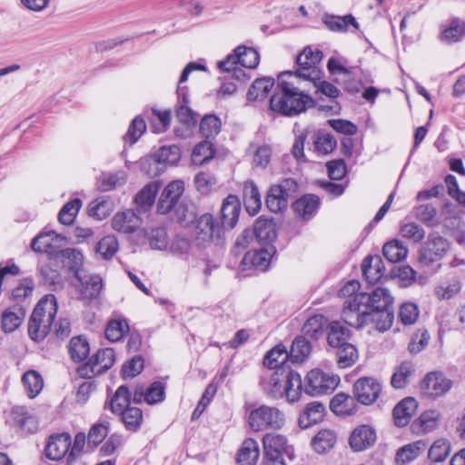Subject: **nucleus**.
<instances>
[{"label": "nucleus", "mask_w": 465, "mask_h": 465, "mask_svg": "<svg viewBox=\"0 0 465 465\" xmlns=\"http://www.w3.org/2000/svg\"><path fill=\"white\" fill-rule=\"evenodd\" d=\"M114 361L115 352L114 349H100L85 363L80 365L76 372L81 378L92 379L107 371Z\"/></svg>", "instance_id": "nucleus-7"}, {"label": "nucleus", "mask_w": 465, "mask_h": 465, "mask_svg": "<svg viewBox=\"0 0 465 465\" xmlns=\"http://www.w3.org/2000/svg\"><path fill=\"white\" fill-rule=\"evenodd\" d=\"M242 205L239 197L229 194L223 202L220 211L221 224L223 231L232 230L238 223Z\"/></svg>", "instance_id": "nucleus-16"}, {"label": "nucleus", "mask_w": 465, "mask_h": 465, "mask_svg": "<svg viewBox=\"0 0 465 465\" xmlns=\"http://www.w3.org/2000/svg\"><path fill=\"white\" fill-rule=\"evenodd\" d=\"M122 421L124 423L125 428L134 432L136 431L143 422V411L138 407H130L127 410H124L123 412H119Z\"/></svg>", "instance_id": "nucleus-55"}, {"label": "nucleus", "mask_w": 465, "mask_h": 465, "mask_svg": "<svg viewBox=\"0 0 465 465\" xmlns=\"http://www.w3.org/2000/svg\"><path fill=\"white\" fill-rule=\"evenodd\" d=\"M82 206V201L79 198H74L66 203L58 213V220L61 223L69 225L71 224Z\"/></svg>", "instance_id": "nucleus-63"}, {"label": "nucleus", "mask_w": 465, "mask_h": 465, "mask_svg": "<svg viewBox=\"0 0 465 465\" xmlns=\"http://www.w3.org/2000/svg\"><path fill=\"white\" fill-rule=\"evenodd\" d=\"M234 53L239 56V63L242 67L253 69L258 66L260 54L256 49L240 45L234 49Z\"/></svg>", "instance_id": "nucleus-53"}, {"label": "nucleus", "mask_w": 465, "mask_h": 465, "mask_svg": "<svg viewBox=\"0 0 465 465\" xmlns=\"http://www.w3.org/2000/svg\"><path fill=\"white\" fill-rule=\"evenodd\" d=\"M440 418L439 411L427 410L411 422V430L417 435L430 433L439 426Z\"/></svg>", "instance_id": "nucleus-23"}, {"label": "nucleus", "mask_w": 465, "mask_h": 465, "mask_svg": "<svg viewBox=\"0 0 465 465\" xmlns=\"http://www.w3.org/2000/svg\"><path fill=\"white\" fill-rule=\"evenodd\" d=\"M260 456L259 444L252 438H246L237 452L239 465H256Z\"/></svg>", "instance_id": "nucleus-32"}, {"label": "nucleus", "mask_w": 465, "mask_h": 465, "mask_svg": "<svg viewBox=\"0 0 465 465\" xmlns=\"http://www.w3.org/2000/svg\"><path fill=\"white\" fill-rule=\"evenodd\" d=\"M452 381L441 372L428 373L420 382L421 393L428 398H438L450 390Z\"/></svg>", "instance_id": "nucleus-14"}, {"label": "nucleus", "mask_w": 465, "mask_h": 465, "mask_svg": "<svg viewBox=\"0 0 465 465\" xmlns=\"http://www.w3.org/2000/svg\"><path fill=\"white\" fill-rule=\"evenodd\" d=\"M55 258L61 261L64 266L67 267L74 274V277H78L81 272H84L83 260L84 256L81 252L73 248H66L60 250L56 252Z\"/></svg>", "instance_id": "nucleus-30"}, {"label": "nucleus", "mask_w": 465, "mask_h": 465, "mask_svg": "<svg viewBox=\"0 0 465 465\" xmlns=\"http://www.w3.org/2000/svg\"><path fill=\"white\" fill-rule=\"evenodd\" d=\"M329 407L335 415L341 417L353 415L358 410L354 397L345 392L335 394L331 398Z\"/></svg>", "instance_id": "nucleus-24"}, {"label": "nucleus", "mask_w": 465, "mask_h": 465, "mask_svg": "<svg viewBox=\"0 0 465 465\" xmlns=\"http://www.w3.org/2000/svg\"><path fill=\"white\" fill-rule=\"evenodd\" d=\"M195 228V244L204 249L211 243L221 245L223 243L224 231L214 223L213 216L211 213H203L196 220Z\"/></svg>", "instance_id": "nucleus-6"}, {"label": "nucleus", "mask_w": 465, "mask_h": 465, "mask_svg": "<svg viewBox=\"0 0 465 465\" xmlns=\"http://www.w3.org/2000/svg\"><path fill=\"white\" fill-rule=\"evenodd\" d=\"M159 185L156 183L146 184L134 197V202L138 205L136 213H140L141 209L144 211L152 207L154 203Z\"/></svg>", "instance_id": "nucleus-46"}, {"label": "nucleus", "mask_w": 465, "mask_h": 465, "mask_svg": "<svg viewBox=\"0 0 465 465\" xmlns=\"http://www.w3.org/2000/svg\"><path fill=\"white\" fill-rule=\"evenodd\" d=\"M284 397L289 402H295L304 392V385L299 372L286 367L285 370Z\"/></svg>", "instance_id": "nucleus-26"}, {"label": "nucleus", "mask_w": 465, "mask_h": 465, "mask_svg": "<svg viewBox=\"0 0 465 465\" xmlns=\"http://www.w3.org/2000/svg\"><path fill=\"white\" fill-rule=\"evenodd\" d=\"M321 200L315 194H305L292 203L295 214L302 220L312 219L320 208Z\"/></svg>", "instance_id": "nucleus-25"}, {"label": "nucleus", "mask_w": 465, "mask_h": 465, "mask_svg": "<svg viewBox=\"0 0 465 465\" xmlns=\"http://www.w3.org/2000/svg\"><path fill=\"white\" fill-rule=\"evenodd\" d=\"M215 155L213 144L205 140L196 144L192 153V163L196 166H203L209 163Z\"/></svg>", "instance_id": "nucleus-47"}, {"label": "nucleus", "mask_w": 465, "mask_h": 465, "mask_svg": "<svg viewBox=\"0 0 465 465\" xmlns=\"http://www.w3.org/2000/svg\"><path fill=\"white\" fill-rule=\"evenodd\" d=\"M199 129L204 138H213L221 130V120L215 114H206L202 118Z\"/></svg>", "instance_id": "nucleus-58"}, {"label": "nucleus", "mask_w": 465, "mask_h": 465, "mask_svg": "<svg viewBox=\"0 0 465 465\" xmlns=\"http://www.w3.org/2000/svg\"><path fill=\"white\" fill-rule=\"evenodd\" d=\"M193 183L196 190L201 194H208L211 193L213 187L217 183V178L210 172L201 171L194 176Z\"/></svg>", "instance_id": "nucleus-61"}, {"label": "nucleus", "mask_w": 465, "mask_h": 465, "mask_svg": "<svg viewBox=\"0 0 465 465\" xmlns=\"http://www.w3.org/2000/svg\"><path fill=\"white\" fill-rule=\"evenodd\" d=\"M414 367L411 361H402L395 369L391 379V384L394 389L405 388L409 383V378L413 374Z\"/></svg>", "instance_id": "nucleus-49"}, {"label": "nucleus", "mask_w": 465, "mask_h": 465, "mask_svg": "<svg viewBox=\"0 0 465 465\" xmlns=\"http://www.w3.org/2000/svg\"><path fill=\"white\" fill-rule=\"evenodd\" d=\"M40 282L51 291H58L64 288V281L61 273L48 264L39 267Z\"/></svg>", "instance_id": "nucleus-39"}, {"label": "nucleus", "mask_w": 465, "mask_h": 465, "mask_svg": "<svg viewBox=\"0 0 465 465\" xmlns=\"http://www.w3.org/2000/svg\"><path fill=\"white\" fill-rule=\"evenodd\" d=\"M22 382L27 395L33 399L36 397L44 387V380L42 375L35 370L25 371L22 376Z\"/></svg>", "instance_id": "nucleus-48"}, {"label": "nucleus", "mask_w": 465, "mask_h": 465, "mask_svg": "<svg viewBox=\"0 0 465 465\" xmlns=\"http://www.w3.org/2000/svg\"><path fill=\"white\" fill-rule=\"evenodd\" d=\"M275 254L276 248L273 244L262 245L259 249L248 251L241 262L242 269H255L264 272Z\"/></svg>", "instance_id": "nucleus-13"}, {"label": "nucleus", "mask_w": 465, "mask_h": 465, "mask_svg": "<svg viewBox=\"0 0 465 465\" xmlns=\"http://www.w3.org/2000/svg\"><path fill=\"white\" fill-rule=\"evenodd\" d=\"M141 224L142 218L139 213L131 209L117 213L112 219L113 229L124 234L133 232Z\"/></svg>", "instance_id": "nucleus-20"}, {"label": "nucleus", "mask_w": 465, "mask_h": 465, "mask_svg": "<svg viewBox=\"0 0 465 465\" xmlns=\"http://www.w3.org/2000/svg\"><path fill=\"white\" fill-rule=\"evenodd\" d=\"M289 198L276 185H272L266 195L267 208L274 213H283L288 207Z\"/></svg>", "instance_id": "nucleus-43"}, {"label": "nucleus", "mask_w": 465, "mask_h": 465, "mask_svg": "<svg viewBox=\"0 0 465 465\" xmlns=\"http://www.w3.org/2000/svg\"><path fill=\"white\" fill-rule=\"evenodd\" d=\"M312 345L305 336H297L291 346L290 361L302 363L311 354Z\"/></svg>", "instance_id": "nucleus-42"}, {"label": "nucleus", "mask_w": 465, "mask_h": 465, "mask_svg": "<svg viewBox=\"0 0 465 465\" xmlns=\"http://www.w3.org/2000/svg\"><path fill=\"white\" fill-rule=\"evenodd\" d=\"M324 410L323 404L319 401L308 403L298 419L299 427L301 429H308L318 423L322 419Z\"/></svg>", "instance_id": "nucleus-34"}, {"label": "nucleus", "mask_w": 465, "mask_h": 465, "mask_svg": "<svg viewBox=\"0 0 465 465\" xmlns=\"http://www.w3.org/2000/svg\"><path fill=\"white\" fill-rule=\"evenodd\" d=\"M437 213V209L431 204H420L415 208L416 219L428 227H435L440 224Z\"/></svg>", "instance_id": "nucleus-56"}, {"label": "nucleus", "mask_w": 465, "mask_h": 465, "mask_svg": "<svg viewBox=\"0 0 465 465\" xmlns=\"http://www.w3.org/2000/svg\"><path fill=\"white\" fill-rule=\"evenodd\" d=\"M382 254L390 262L395 263L406 258L408 249L401 241L392 240L383 245Z\"/></svg>", "instance_id": "nucleus-51"}, {"label": "nucleus", "mask_w": 465, "mask_h": 465, "mask_svg": "<svg viewBox=\"0 0 465 465\" xmlns=\"http://www.w3.org/2000/svg\"><path fill=\"white\" fill-rule=\"evenodd\" d=\"M290 361V353L282 343H278L265 354L263 364L267 368L278 370L281 367H288L286 362Z\"/></svg>", "instance_id": "nucleus-35"}, {"label": "nucleus", "mask_w": 465, "mask_h": 465, "mask_svg": "<svg viewBox=\"0 0 465 465\" xmlns=\"http://www.w3.org/2000/svg\"><path fill=\"white\" fill-rule=\"evenodd\" d=\"M424 449L425 443L422 440L405 445L397 451L396 461L399 464L408 463L415 460Z\"/></svg>", "instance_id": "nucleus-54"}, {"label": "nucleus", "mask_w": 465, "mask_h": 465, "mask_svg": "<svg viewBox=\"0 0 465 465\" xmlns=\"http://www.w3.org/2000/svg\"><path fill=\"white\" fill-rule=\"evenodd\" d=\"M450 452V445L445 438H439L429 450V459L433 462L443 461Z\"/></svg>", "instance_id": "nucleus-62"}, {"label": "nucleus", "mask_w": 465, "mask_h": 465, "mask_svg": "<svg viewBox=\"0 0 465 465\" xmlns=\"http://www.w3.org/2000/svg\"><path fill=\"white\" fill-rule=\"evenodd\" d=\"M181 150L177 145H163L150 159L153 164L174 165L181 159Z\"/></svg>", "instance_id": "nucleus-38"}, {"label": "nucleus", "mask_w": 465, "mask_h": 465, "mask_svg": "<svg viewBox=\"0 0 465 465\" xmlns=\"http://www.w3.org/2000/svg\"><path fill=\"white\" fill-rule=\"evenodd\" d=\"M394 298L387 288L377 287L371 292H359L344 302L342 321L361 330L373 324L380 332L390 330L394 322Z\"/></svg>", "instance_id": "nucleus-1"}, {"label": "nucleus", "mask_w": 465, "mask_h": 465, "mask_svg": "<svg viewBox=\"0 0 465 465\" xmlns=\"http://www.w3.org/2000/svg\"><path fill=\"white\" fill-rule=\"evenodd\" d=\"M252 232L254 239L262 245L272 244L277 238V229L273 219L263 216L255 220Z\"/></svg>", "instance_id": "nucleus-19"}, {"label": "nucleus", "mask_w": 465, "mask_h": 465, "mask_svg": "<svg viewBox=\"0 0 465 465\" xmlns=\"http://www.w3.org/2000/svg\"><path fill=\"white\" fill-rule=\"evenodd\" d=\"M70 357L74 362L84 361L90 353V344L84 335L73 337L68 345Z\"/></svg>", "instance_id": "nucleus-41"}, {"label": "nucleus", "mask_w": 465, "mask_h": 465, "mask_svg": "<svg viewBox=\"0 0 465 465\" xmlns=\"http://www.w3.org/2000/svg\"><path fill=\"white\" fill-rule=\"evenodd\" d=\"M129 331L130 328L127 320L124 318H117L112 319L107 322L104 334L108 341L116 342L121 341Z\"/></svg>", "instance_id": "nucleus-45"}, {"label": "nucleus", "mask_w": 465, "mask_h": 465, "mask_svg": "<svg viewBox=\"0 0 465 465\" xmlns=\"http://www.w3.org/2000/svg\"><path fill=\"white\" fill-rule=\"evenodd\" d=\"M323 76L324 73L321 72L319 75L309 80L316 88V94H321L330 99L329 104H321L316 101L315 107L321 112H325L330 114H339L341 107L335 99L339 97L341 92L333 84L324 80Z\"/></svg>", "instance_id": "nucleus-10"}, {"label": "nucleus", "mask_w": 465, "mask_h": 465, "mask_svg": "<svg viewBox=\"0 0 465 465\" xmlns=\"http://www.w3.org/2000/svg\"><path fill=\"white\" fill-rule=\"evenodd\" d=\"M381 391V383L372 377H361L353 384V397L362 405L368 406L374 403Z\"/></svg>", "instance_id": "nucleus-12"}, {"label": "nucleus", "mask_w": 465, "mask_h": 465, "mask_svg": "<svg viewBox=\"0 0 465 465\" xmlns=\"http://www.w3.org/2000/svg\"><path fill=\"white\" fill-rule=\"evenodd\" d=\"M264 459L263 465H285L282 455L291 460L294 458L293 447L287 443L286 438H262Z\"/></svg>", "instance_id": "nucleus-8"}, {"label": "nucleus", "mask_w": 465, "mask_h": 465, "mask_svg": "<svg viewBox=\"0 0 465 465\" xmlns=\"http://www.w3.org/2000/svg\"><path fill=\"white\" fill-rule=\"evenodd\" d=\"M94 249L104 260H111L118 251V241L114 235L104 236L95 244Z\"/></svg>", "instance_id": "nucleus-57"}, {"label": "nucleus", "mask_w": 465, "mask_h": 465, "mask_svg": "<svg viewBox=\"0 0 465 465\" xmlns=\"http://www.w3.org/2000/svg\"><path fill=\"white\" fill-rule=\"evenodd\" d=\"M247 420L253 432H260L267 430L282 429L284 425L285 418L279 409L262 405L250 411Z\"/></svg>", "instance_id": "nucleus-4"}, {"label": "nucleus", "mask_w": 465, "mask_h": 465, "mask_svg": "<svg viewBox=\"0 0 465 465\" xmlns=\"http://www.w3.org/2000/svg\"><path fill=\"white\" fill-rule=\"evenodd\" d=\"M146 130V124L141 116H136L131 122L126 134L123 139L130 146L134 144Z\"/></svg>", "instance_id": "nucleus-60"}, {"label": "nucleus", "mask_w": 465, "mask_h": 465, "mask_svg": "<svg viewBox=\"0 0 465 465\" xmlns=\"http://www.w3.org/2000/svg\"><path fill=\"white\" fill-rule=\"evenodd\" d=\"M292 75V71H285L278 75V84L270 98V109L281 115L293 117L316 106V100L296 87L292 83L282 79Z\"/></svg>", "instance_id": "nucleus-2"}, {"label": "nucleus", "mask_w": 465, "mask_h": 465, "mask_svg": "<svg viewBox=\"0 0 465 465\" xmlns=\"http://www.w3.org/2000/svg\"><path fill=\"white\" fill-rule=\"evenodd\" d=\"M173 219L179 223H185L186 224L193 223L195 218L194 207L189 205L183 201H180L173 209Z\"/></svg>", "instance_id": "nucleus-64"}, {"label": "nucleus", "mask_w": 465, "mask_h": 465, "mask_svg": "<svg viewBox=\"0 0 465 465\" xmlns=\"http://www.w3.org/2000/svg\"><path fill=\"white\" fill-rule=\"evenodd\" d=\"M242 198L246 212L250 215H255L262 207V200L259 189L252 181L243 183Z\"/></svg>", "instance_id": "nucleus-31"}, {"label": "nucleus", "mask_w": 465, "mask_h": 465, "mask_svg": "<svg viewBox=\"0 0 465 465\" xmlns=\"http://www.w3.org/2000/svg\"><path fill=\"white\" fill-rule=\"evenodd\" d=\"M327 342L332 349L350 341L351 330L339 321L330 322L326 328Z\"/></svg>", "instance_id": "nucleus-28"}, {"label": "nucleus", "mask_w": 465, "mask_h": 465, "mask_svg": "<svg viewBox=\"0 0 465 465\" xmlns=\"http://www.w3.org/2000/svg\"><path fill=\"white\" fill-rule=\"evenodd\" d=\"M10 418L13 425L19 428L23 432L34 434L36 432L38 424L25 406H15L11 409Z\"/></svg>", "instance_id": "nucleus-21"}, {"label": "nucleus", "mask_w": 465, "mask_h": 465, "mask_svg": "<svg viewBox=\"0 0 465 465\" xmlns=\"http://www.w3.org/2000/svg\"><path fill=\"white\" fill-rule=\"evenodd\" d=\"M25 317V309L21 305H14L5 309L1 315V330L5 333L15 331Z\"/></svg>", "instance_id": "nucleus-27"}, {"label": "nucleus", "mask_w": 465, "mask_h": 465, "mask_svg": "<svg viewBox=\"0 0 465 465\" xmlns=\"http://www.w3.org/2000/svg\"><path fill=\"white\" fill-rule=\"evenodd\" d=\"M465 35V22L459 18H453L447 27L441 34V38L445 42L450 44L460 41Z\"/></svg>", "instance_id": "nucleus-59"}, {"label": "nucleus", "mask_w": 465, "mask_h": 465, "mask_svg": "<svg viewBox=\"0 0 465 465\" xmlns=\"http://www.w3.org/2000/svg\"><path fill=\"white\" fill-rule=\"evenodd\" d=\"M314 150L318 154L326 155L337 148V141L331 134L318 132L313 134Z\"/></svg>", "instance_id": "nucleus-52"}, {"label": "nucleus", "mask_w": 465, "mask_h": 465, "mask_svg": "<svg viewBox=\"0 0 465 465\" xmlns=\"http://www.w3.org/2000/svg\"><path fill=\"white\" fill-rule=\"evenodd\" d=\"M328 319L322 314H315L310 317L302 326L305 336L317 341L323 337L326 332Z\"/></svg>", "instance_id": "nucleus-36"}, {"label": "nucleus", "mask_w": 465, "mask_h": 465, "mask_svg": "<svg viewBox=\"0 0 465 465\" xmlns=\"http://www.w3.org/2000/svg\"><path fill=\"white\" fill-rule=\"evenodd\" d=\"M304 393L309 396H318L333 390L338 383L335 377L329 376L319 369L310 371L305 378Z\"/></svg>", "instance_id": "nucleus-11"}, {"label": "nucleus", "mask_w": 465, "mask_h": 465, "mask_svg": "<svg viewBox=\"0 0 465 465\" xmlns=\"http://www.w3.org/2000/svg\"><path fill=\"white\" fill-rule=\"evenodd\" d=\"M79 282V293L83 300L98 299L104 287L103 279L100 275H88L81 272L78 277H74Z\"/></svg>", "instance_id": "nucleus-18"}, {"label": "nucleus", "mask_w": 465, "mask_h": 465, "mask_svg": "<svg viewBox=\"0 0 465 465\" xmlns=\"http://www.w3.org/2000/svg\"><path fill=\"white\" fill-rule=\"evenodd\" d=\"M286 367H281L269 376H262L260 385L263 392L272 399L284 397Z\"/></svg>", "instance_id": "nucleus-17"}, {"label": "nucleus", "mask_w": 465, "mask_h": 465, "mask_svg": "<svg viewBox=\"0 0 465 465\" xmlns=\"http://www.w3.org/2000/svg\"><path fill=\"white\" fill-rule=\"evenodd\" d=\"M132 393L126 385H121L117 388L115 393L110 401V408L113 413L118 414L124 410L130 408Z\"/></svg>", "instance_id": "nucleus-50"}, {"label": "nucleus", "mask_w": 465, "mask_h": 465, "mask_svg": "<svg viewBox=\"0 0 465 465\" xmlns=\"http://www.w3.org/2000/svg\"><path fill=\"white\" fill-rule=\"evenodd\" d=\"M450 250V242L438 232L429 233L427 240L421 244L418 262L422 267H430L440 262Z\"/></svg>", "instance_id": "nucleus-5"}, {"label": "nucleus", "mask_w": 465, "mask_h": 465, "mask_svg": "<svg viewBox=\"0 0 465 465\" xmlns=\"http://www.w3.org/2000/svg\"><path fill=\"white\" fill-rule=\"evenodd\" d=\"M323 58L322 51L312 50L311 47H305L303 51L296 57L297 70L292 74L303 80H310L319 75L322 72L318 65Z\"/></svg>", "instance_id": "nucleus-9"}, {"label": "nucleus", "mask_w": 465, "mask_h": 465, "mask_svg": "<svg viewBox=\"0 0 465 465\" xmlns=\"http://www.w3.org/2000/svg\"><path fill=\"white\" fill-rule=\"evenodd\" d=\"M184 192V183L183 181H173L169 183L163 190L157 203V212L161 214L171 213L173 207L180 202V198Z\"/></svg>", "instance_id": "nucleus-15"}, {"label": "nucleus", "mask_w": 465, "mask_h": 465, "mask_svg": "<svg viewBox=\"0 0 465 465\" xmlns=\"http://www.w3.org/2000/svg\"><path fill=\"white\" fill-rule=\"evenodd\" d=\"M362 275L369 283H375L384 273L385 267L380 255H368L361 263Z\"/></svg>", "instance_id": "nucleus-29"}, {"label": "nucleus", "mask_w": 465, "mask_h": 465, "mask_svg": "<svg viewBox=\"0 0 465 465\" xmlns=\"http://www.w3.org/2000/svg\"><path fill=\"white\" fill-rule=\"evenodd\" d=\"M322 22L325 26L332 32L344 33L350 26H352L356 30L359 29V23L352 15L339 16L325 14L322 16Z\"/></svg>", "instance_id": "nucleus-33"}, {"label": "nucleus", "mask_w": 465, "mask_h": 465, "mask_svg": "<svg viewBox=\"0 0 465 465\" xmlns=\"http://www.w3.org/2000/svg\"><path fill=\"white\" fill-rule=\"evenodd\" d=\"M72 438H49L45 446V455L50 460H59L68 452Z\"/></svg>", "instance_id": "nucleus-40"}, {"label": "nucleus", "mask_w": 465, "mask_h": 465, "mask_svg": "<svg viewBox=\"0 0 465 465\" xmlns=\"http://www.w3.org/2000/svg\"><path fill=\"white\" fill-rule=\"evenodd\" d=\"M333 350H335L337 364L340 368H349L358 360V351L351 341L339 345Z\"/></svg>", "instance_id": "nucleus-44"}, {"label": "nucleus", "mask_w": 465, "mask_h": 465, "mask_svg": "<svg viewBox=\"0 0 465 465\" xmlns=\"http://www.w3.org/2000/svg\"><path fill=\"white\" fill-rule=\"evenodd\" d=\"M275 81L272 77L257 78L251 85L247 93V100L250 102L258 99L263 100L274 86Z\"/></svg>", "instance_id": "nucleus-37"}, {"label": "nucleus", "mask_w": 465, "mask_h": 465, "mask_svg": "<svg viewBox=\"0 0 465 465\" xmlns=\"http://www.w3.org/2000/svg\"><path fill=\"white\" fill-rule=\"evenodd\" d=\"M418 409V402L412 397H406L399 401L392 410L394 424L397 427H405L411 420Z\"/></svg>", "instance_id": "nucleus-22"}, {"label": "nucleus", "mask_w": 465, "mask_h": 465, "mask_svg": "<svg viewBox=\"0 0 465 465\" xmlns=\"http://www.w3.org/2000/svg\"><path fill=\"white\" fill-rule=\"evenodd\" d=\"M54 294H46L35 305L28 322V335L35 341H43L51 330L57 312Z\"/></svg>", "instance_id": "nucleus-3"}]
</instances>
